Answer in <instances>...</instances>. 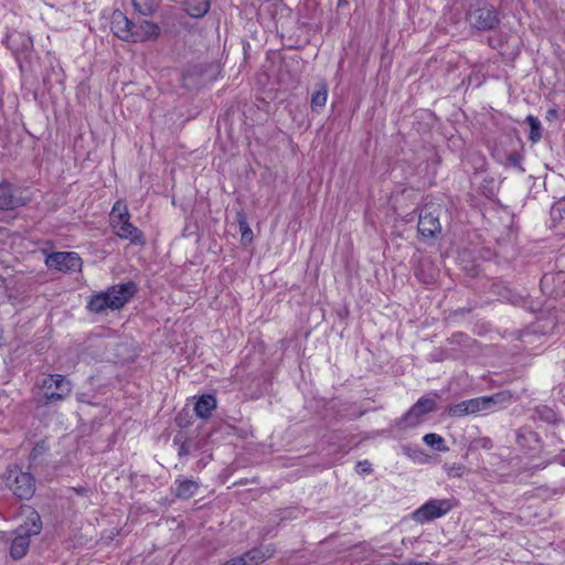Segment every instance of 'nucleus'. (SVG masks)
<instances>
[{"mask_svg":"<svg viewBox=\"0 0 565 565\" xmlns=\"http://www.w3.org/2000/svg\"><path fill=\"white\" fill-rule=\"evenodd\" d=\"M466 18L469 25L479 31L493 30L500 23L494 7L486 2H478L471 6Z\"/></svg>","mask_w":565,"mask_h":565,"instance_id":"obj_5","label":"nucleus"},{"mask_svg":"<svg viewBox=\"0 0 565 565\" xmlns=\"http://www.w3.org/2000/svg\"><path fill=\"white\" fill-rule=\"evenodd\" d=\"M40 391L39 404L47 405L65 399L72 392V384L63 375L52 374L43 379Z\"/></svg>","mask_w":565,"mask_h":565,"instance_id":"obj_3","label":"nucleus"},{"mask_svg":"<svg viewBox=\"0 0 565 565\" xmlns=\"http://www.w3.org/2000/svg\"><path fill=\"white\" fill-rule=\"evenodd\" d=\"M387 565H403V563L399 564V563H396V562H390V563H387Z\"/></svg>","mask_w":565,"mask_h":565,"instance_id":"obj_38","label":"nucleus"},{"mask_svg":"<svg viewBox=\"0 0 565 565\" xmlns=\"http://www.w3.org/2000/svg\"><path fill=\"white\" fill-rule=\"evenodd\" d=\"M4 483L21 500L31 499L35 492L33 476L21 470L18 466L8 468L4 475Z\"/></svg>","mask_w":565,"mask_h":565,"instance_id":"obj_4","label":"nucleus"},{"mask_svg":"<svg viewBox=\"0 0 565 565\" xmlns=\"http://www.w3.org/2000/svg\"><path fill=\"white\" fill-rule=\"evenodd\" d=\"M436 409V401L431 397H420L408 411L402 416L397 426L402 429L414 428L423 420V416Z\"/></svg>","mask_w":565,"mask_h":565,"instance_id":"obj_8","label":"nucleus"},{"mask_svg":"<svg viewBox=\"0 0 565 565\" xmlns=\"http://www.w3.org/2000/svg\"><path fill=\"white\" fill-rule=\"evenodd\" d=\"M135 10L141 15L149 17L158 8L159 0H131Z\"/></svg>","mask_w":565,"mask_h":565,"instance_id":"obj_20","label":"nucleus"},{"mask_svg":"<svg viewBox=\"0 0 565 565\" xmlns=\"http://www.w3.org/2000/svg\"><path fill=\"white\" fill-rule=\"evenodd\" d=\"M237 222L239 225L242 243L245 245L250 244L253 241V231L250 230L246 221V217L243 213L237 214Z\"/></svg>","mask_w":565,"mask_h":565,"instance_id":"obj_24","label":"nucleus"},{"mask_svg":"<svg viewBox=\"0 0 565 565\" xmlns=\"http://www.w3.org/2000/svg\"><path fill=\"white\" fill-rule=\"evenodd\" d=\"M371 463L367 460L359 461L356 465L358 471L361 473H370L372 471Z\"/></svg>","mask_w":565,"mask_h":565,"instance_id":"obj_32","label":"nucleus"},{"mask_svg":"<svg viewBox=\"0 0 565 565\" xmlns=\"http://www.w3.org/2000/svg\"><path fill=\"white\" fill-rule=\"evenodd\" d=\"M190 454V447L186 443H182L179 447L178 455L180 457L188 456Z\"/></svg>","mask_w":565,"mask_h":565,"instance_id":"obj_33","label":"nucleus"},{"mask_svg":"<svg viewBox=\"0 0 565 565\" xmlns=\"http://www.w3.org/2000/svg\"><path fill=\"white\" fill-rule=\"evenodd\" d=\"M465 466L460 463H446L444 465V470L446 471L447 476L450 478H459L463 475Z\"/></svg>","mask_w":565,"mask_h":565,"instance_id":"obj_28","label":"nucleus"},{"mask_svg":"<svg viewBox=\"0 0 565 565\" xmlns=\"http://www.w3.org/2000/svg\"><path fill=\"white\" fill-rule=\"evenodd\" d=\"M562 462L565 465V452L562 455Z\"/></svg>","mask_w":565,"mask_h":565,"instance_id":"obj_39","label":"nucleus"},{"mask_svg":"<svg viewBox=\"0 0 565 565\" xmlns=\"http://www.w3.org/2000/svg\"><path fill=\"white\" fill-rule=\"evenodd\" d=\"M303 6L306 8H312V9H317L318 4L315 0H306Z\"/></svg>","mask_w":565,"mask_h":565,"instance_id":"obj_35","label":"nucleus"},{"mask_svg":"<svg viewBox=\"0 0 565 565\" xmlns=\"http://www.w3.org/2000/svg\"><path fill=\"white\" fill-rule=\"evenodd\" d=\"M235 565H254V563L250 559V556L247 554H243L242 556L232 558Z\"/></svg>","mask_w":565,"mask_h":565,"instance_id":"obj_31","label":"nucleus"},{"mask_svg":"<svg viewBox=\"0 0 565 565\" xmlns=\"http://www.w3.org/2000/svg\"><path fill=\"white\" fill-rule=\"evenodd\" d=\"M403 565H435V563L431 562H416V561H407L406 563H403Z\"/></svg>","mask_w":565,"mask_h":565,"instance_id":"obj_34","label":"nucleus"},{"mask_svg":"<svg viewBox=\"0 0 565 565\" xmlns=\"http://www.w3.org/2000/svg\"><path fill=\"white\" fill-rule=\"evenodd\" d=\"M457 505L454 498L430 499L412 513V519L420 524L439 519L449 513Z\"/></svg>","mask_w":565,"mask_h":565,"instance_id":"obj_6","label":"nucleus"},{"mask_svg":"<svg viewBox=\"0 0 565 565\" xmlns=\"http://www.w3.org/2000/svg\"><path fill=\"white\" fill-rule=\"evenodd\" d=\"M443 207L437 204H426L419 213L418 232L422 236L431 238L441 232L440 215Z\"/></svg>","mask_w":565,"mask_h":565,"instance_id":"obj_7","label":"nucleus"},{"mask_svg":"<svg viewBox=\"0 0 565 565\" xmlns=\"http://www.w3.org/2000/svg\"><path fill=\"white\" fill-rule=\"evenodd\" d=\"M136 290V284L132 281L108 288L106 292L109 296L110 309L117 310L122 308L134 297Z\"/></svg>","mask_w":565,"mask_h":565,"instance_id":"obj_10","label":"nucleus"},{"mask_svg":"<svg viewBox=\"0 0 565 565\" xmlns=\"http://www.w3.org/2000/svg\"><path fill=\"white\" fill-rule=\"evenodd\" d=\"M20 205V199L13 195L9 183L0 184V210H14Z\"/></svg>","mask_w":565,"mask_h":565,"instance_id":"obj_18","label":"nucleus"},{"mask_svg":"<svg viewBox=\"0 0 565 565\" xmlns=\"http://www.w3.org/2000/svg\"><path fill=\"white\" fill-rule=\"evenodd\" d=\"M535 412L539 418L546 423L556 425L559 422L556 413L547 406L537 407Z\"/></svg>","mask_w":565,"mask_h":565,"instance_id":"obj_26","label":"nucleus"},{"mask_svg":"<svg viewBox=\"0 0 565 565\" xmlns=\"http://www.w3.org/2000/svg\"><path fill=\"white\" fill-rule=\"evenodd\" d=\"M132 32V42H143L157 39L160 34V28L151 21L141 20L134 22Z\"/></svg>","mask_w":565,"mask_h":565,"instance_id":"obj_12","label":"nucleus"},{"mask_svg":"<svg viewBox=\"0 0 565 565\" xmlns=\"http://www.w3.org/2000/svg\"><path fill=\"white\" fill-rule=\"evenodd\" d=\"M247 554L250 556V559L254 563V565H258L263 563L265 559L273 556L274 548L271 546L256 547L248 551Z\"/></svg>","mask_w":565,"mask_h":565,"instance_id":"obj_21","label":"nucleus"},{"mask_svg":"<svg viewBox=\"0 0 565 565\" xmlns=\"http://www.w3.org/2000/svg\"><path fill=\"white\" fill-rule=\"evenodd\" d=\"M88 309L96 313L110 309L109 296H107V292L105 291L93 296L88 302Z\"/></svg>","mask_w":565,"mask_h":565,"instance_id":"obj_19","label":"nucleus"},{"mask_svg":"<svg viewBox=\"0 0 565 565\" xmlns=\"http://www.w3.org/2000/svg\"><path fill=\"white\" fill-rule=\"evenodd\" d=\"M25 512L26 521L17 530V535L10 548V554L14 559L22 558L26 554L30 545V536L39 534L42 530L40 514L30 507L25 509Z\"/></svg>","mask_w":565,"mask_h":565,"instance_id":"obj_1","label":"nucleus"},{"mask_svg":"<svg viewBox=\"0 0 565 565\" xmlns=\"http://www.w3.org/2000/svg\"><path fill=\"white\" fill-rule=\"evenodd\" d=\"M184 11L192 18H202L210 10V0H183Z\"/></svg>","mask_w":565,"mask_h":565,"instance_id":"obj_17","label":"nucleus"},{"mask_svg":"<svg viewBox=\"0 0 565 565\" xmlns=\"http://www.w3.org/2000/svg\"><path fill=\"white\" fill-rule=\"evenodd\" d=\"M328 97V88L326 84H321L319 88L311 96L312 109L321 108L326 105Z\"/></svg>","mask_w":565,"mask_h":565,"instance_id":"obj_25","label":"nucleus"},{"mask_svg":"<svg viewBox=\"0 0 565 565\" xmlns=\"http://www.w3.org/2000/svg\"><path fill=\"white\" fill-rule=\"evenodd\" d=\"M132 21H130L121 11H114L111 15V31L118 39L132 41Z\"/></svg>","mask_w":565,"mask_h":565,"instance_id":"obj_11","label":"nucleus"},{"mask_svg":"<svg viewBox=\"0 0 565 565\" xmlns=\"http://www.w3.org/2000/svg\"><path fill=\"white\" fill-rule=\"evenodd\" d=\"M110 220L111 226L118 237L127 239L135 245H142L145 243L142 232L130 223V214L127 206L120 201L114 204Z\"/></svg>","mask_w":565,"mask_h":565,"instance_id":"obj_2","label":"nucleus"},{"mask_svg":"<svg viewBox=\"0 0 565 565\" xmlns=\"http://www.w3.org/2000/svg\"><path fill=\"white\" fill-rule=\"evenodd\" d=\"M473 444H475V447H480L483 449H491L493 447V443L489 437H482V438L476 439L473 441Z\"/></svg>","mask_w":565,"mask_h":565,"instance_id":"obj_30","label":"nucleus"},{"mask_svg":"<svg viewBox=\"0 0 565 565\" xmlns=\"http://www.w3.org/2000/svg\"><path fill=\"white\" fill-rule=\"evenodd\" d=\"M46 265L60 271H79L82 258L74 252H55L47 256Z\"/></svg>","mask_w":565,"mask_h":565,"instance_id":"obj_9","label":"nucleus"},{"mask_svg":"<svg viewBox=\"0 0 565 565\" xmlns=\"http://www.w3.org/2000/svg\"><path fill=\"white\" fill-rule=\"evenodd\" d=\"M216 408V398L213 395H202L194 406V412L200 418H209Z\"/></svg>","mask_w":565,"mask_h":565,"instance_id":"obj_16","label":"nucleus"},{"mask_svg":"<svg viewBox=\"0 0 565 565\" xmlns=\"http://www.w3.org/2000/svg\"><path fill=\"white\" fill-rule=\"evenodd\" d=\"M504 394H495L493 396H482L477 398L467 399V404L471 414H477L482 411H489L492 406L498 405L507 401Z\"/></svg>","mask_w":565,"mask_h":565,"instance_id":"obj_13","label":"nucleus"},{"mask_svg":"<svg viewBox=\"0 0 565 565\" xmlns=\"http://www.w3.org/2000/svg\"><path fill=\"white\" fill-rule=\"evenodd\" d=\"M551 221L559 235H565V199H562L551 207Z\"/></svg>","mask_w":565,"mask_h":565,"instance_id":"obj_15","label":"nucleus"},{"mask_svg":"<svg viewBox=\"0 0 565 565\" xmlns=\"http://www.w3.org/2000/svg\"><path fill=\"white\" fill-rule=\"evenodd\" d=\"M447 414L450 417H462V416H466V415H470V411H469L467 401H462V402H460L458 404L450 405L447 408Z\"/></svg>","mask_w":565,"mask_h":565,"instance_id":"obj_27","label":"nucleus"},{"mask_svg":"<svg viewBox=\"0 0 565 565\" xmlns=\"http://www.w3.org/2000/svg\"><path fill=\"white\" fill-rule=\"evenodd\" d=\"M199 488V482L195 480L178 478L174 481L173 492L177 498L182 500H189L196 494Z\"/></svg>","mask_w":565,"mask_h":565,"instance_id":"obj_14","label":"nucleus"},{"mask_svg":"<svg viewBox=\"0 0 565 565\" xmlns=\"http://www.w3.org/2000/svg\"><path fill=\"white\" fill-rule=\"evenodd\" d=\"M509 159L514 166L519 163V160L515 158V154H511Z\"/></svg>","mask_w":565,"mask_h":565,"instance_id":"obj_37","label":"nucleus"},{"mask_svg":"<svg viewBox=\"0 0 565 565\" xmlns=\"http://www.w3.org/2000/svg\"><path fill=\"white\" fill-rule=\"evenodd\" d=\"M507 40V36L503 34H499L495 36H490L488 39V43L492 49H499L502 46L503 42Z\"/></svg>","mask_w":565,"mask_h":565,"instance_id":"obj_29","label":"nucleus"},{"mask_svg":"<svg viewBox=\"0 0 565 565\" xmlns=\"http://www.w3.org/2000/svg\"><path fill=\"white\" fill-rule=\"evenodd\" d=\"M556 116H557V111H556L555 109H550V110L547 111V116H546V118H547V119H551V118H554V117H556Z\"/></svg>","mask_w":565,"mask_h":565,"instance_id":"obj_36","label":"nucleus"},{"mask_svg":"<svg viewBox=\"0 0 565 565\" xmlns=\"http://www.w3.org/2000/svg\"><path fill=\"white\" fill-rule=\"evenodd\" d=\"M526 121L530 126V135H529V139L533 142V143H536L537 141L541 140L542 138V126H541V121L534 117L533 115H529L526 117Z\"/></svg>","mask_w":565,"mask_h":565,"instance_id":"obj_22","label":"nucleus"},{"mask_svg":"<svg viewBox=\"0 0 565 565\" xmlns=\"http://www.w3.org/2000/svg\"><path fill=\"white\" fill-rule=\"evenodd\" d=\"M423 440L427 446H430L431 448H435L438 451L445 452L449 450V448L445 444V439L440 435H437L435 433L426 434L423 437Z\"/></svg>","mask_w":565,"mask_h":565,"instance_id":"obj_23","label":"nucleus"}]
</instances>
